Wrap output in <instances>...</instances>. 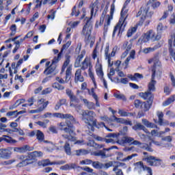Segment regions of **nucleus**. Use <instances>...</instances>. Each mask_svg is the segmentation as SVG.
<instances>
[{"mask_svg": "<svg viewBox=\"0 0 175 175\" xmlns=\"http://www.w3.org/2000/svg\"><path fill=\"white\" fill-rule=\"evenodd\" d=\"M90 18L86 17L85 21H86L82 30V35L85 36V42L86 44H90V48L94 47L95 44V38L91 37V32L92 31V25L91 24V18L96 16L97 12L99 10V2L95 1L90 5Z\"/></svg>", "mask_w": 175, "mask_h": 175, "instance_id": "nucleus-1", "label": "nucleus"}, {"mask_svg": "<svg viewBox=\"0 0 175 175\" xmlns=\"http://www.w3.org/2000/svg\"><path fill=\"white\" fill-rule=\"evenodd\" d=\"M148 64H153V68L152 70V78L150 82L148 83V91L150 92H154L155 91V85L157 84V81H155V73L159 72V75L162 72H161V62H159V57L158 56H154L153 58L148 60Z\"/></svg>", "mask_w": 175, "mask_h": 175, "instance_id": "nucleus-2", "label": "nucleus"}, {"mask_svg": "<svg viewBox=\"0 0 175 175\" xmlns=\"http://www.w3.org/2000/svg\"><path fill=\"white\" fill-rule=\"evenodd\" d=\"M43 152L40 151H34L31 152L29 156L21 155L18 157L20 162L16 165V167H24L29 163L31 159H35L37 157H42Z\"/></svg>", "mask_w": 175, "mask_h": 175, "instance_id": "nucleus-3", "label": "nucleus"}, {"mask_svg": "<svg viewBox=\"0 0 175 175\" xmlns=\"http://www.w3.org/2000/svg\"><path fill=\"white\" fill-rule=\"evenodd\" d=\"M161 39V34H156L152 30H149L144 33L138 40L139 43H147V42H155Z\"/></svg>", "mask_w": 175, "mask_h": 175, "instance_id": "nucleus-4", "label": "nucleus"}, {"mask_svg": "<svg viewBox=\"0 0 175 175\" xmlns=\"http://www.w3.org/2000/svg\"><path fill=\"white\" fill-rule=\"evenodd\" d=\"M88 66H89V69H88ZM81 69L82 70H85V69H88L89 77L92 79L93 83L94 84L95 87H96V81H95V75L94 74V72H92V65L91 64V60H90V58L87 57L85 58V59L82 62Z\"/></svg>", "mask_w": 175, "mask_h": 175, "instance_id": "nucleus-5", "label": "nucleus"}, {"mask_svg": "<svg viewBox=\"0 0 175 175\" xmlns=\"http://www.w3.org/2000/svg\"><path fill=\"white\" fill-rule=\"evenodd\" d=\"M150 10V6H148V4L143 5L138 13L137 14V17H140L141 19L139 21V23L141 24H143L144 23V21L146 20V17H151L152 14H154V12H149Z\"/></svg>", "mask_w": 175, "mask_h": 175, "instance_id": "nucleus-6", "label": "nucleus"}, {"mask_svg": "<svg viewBox=\"0 0 175 175\" xmlns=\"http://www.w3.org/2000/svg\"><path fill=\"white\" fill-rule=\"evenodd\" d=\"M125 20H126V17L122 16V13H121V18L119 20L118 23L115 26L112 36L114 38L116 36V33L118 32V35L120 33H122L124 31H125V27L126 23H125Z\"/></svg>", "mask_w": 175, "mask_h": 175, "instance_id": "nucleus-7", "label": "nucleus"}, {"mask_svg": "<svg viewBox=\"0 0 175 175\" xmlns=\"http://www.w3.org/2000/svg\"><path fill=\"white\" fill-rule=\"evenodd\" d=\"M54 116L56 117V118L66 120V124H67V122L69 124H77V121H76L75 117H73L70 113H55Z\"/></svg>", "mask_w": 175, "mask_h": 175, "instance_id": "nucleus-8", "label": "nucleus"}, {"mask_svg": "<svg viewBox=\"0 0 175 175\" xmlns=\"http://www.w3.org/2000/svg\"><path fill=\"white\" fill-rule=\"evenodd\" d=\"M115 9H116V6L114 5V4H112L111 5L110 15H107L105 17V23L104 24V35L105 33H107L109 27L110 26V23L111 20H113V16L114 14Z\"/></svg>", "mask_w": 175, "mask_h": 175, "instance_id": "nucleus-9", "label": "nucleus"}, {"mask_svg": "<svg viewBox=\"0 0 175 175\" xmlns=\"http://www.w3.org/2000/svg\"><path fill=\"white\" fill-rule=\"evenodd\" d=\"M59 59H61V53H58L57 56L54 57L52 64L44 70V75L46 76L51 75L55 70V64H57Z\"/></svg>", "mask_w": 175, "mask_h": 175, "instance_id": "nucleus-10", "label": "nucleus"}, {"mask_svg": "<svg viewBox=\"0 0 175 175\" xmlns=\"http://www.w3.org/2000/svg\"><path fill=\"white\" fill-rule=\"evenodd\" d=\"M134 165L135 172H137L139 174H140L142 172H144L145 170H146V172L148 173V175H152V170H151L149 167L144 165L143 164V162H137L134 164Z\"/></svg>", "mask_w": 175, "mask_h": 175, "instance_id": "nucleus-11", "label": "nucleus"}, {"mask_svg": "<svg viewBox=\"0 0 175 175\" xmlns=\"http://www.w3.org/2000/svg\"><path fill=\"white\" fill-rule=\"evenodd\" d=\"M66 94L70 98V107H77V104L80 103V100L73 94V92L70 89L66 90Z\"/></svg>", "mask_w": 175, "mask_h": 175, "instance_id": "nucleus-12", "label": "nucleus"}, {"mask_svg": "<svg viewBox=\"0 0 175 175\" xmlns=\"http://www.w3.org/2000/svg\"><path fill=\"white\" fill-rule=\"evenodd\" d=\"M70 64V59L69 57H67L66 60L64 61L62 68V73H64L66 70V75L68 76H72V65Z\"/></svg>", "mask_w": 175, "mask_h": 175, "instance_id": "nucleus-13", "label": "nucleus"}, {"mask_svg": "<svg viewBox=\"0 0 175 175\" xmlns=\"http://www.w3.org/2000/svg\"><path fill=\"white\" fill-rule=\"evenodd\" d=\"M144 161H146L150 166H159L161 165V162H162L161 159H157L154 156L147 157L144 159Z\"/></svg>", "mask_w": 175, "mask_h": 175, "instance_id": "nucleus-14", "label": "nucleus"}, {"mask_svg": "<svg viewBox=\"0 0 175 175\" xmlns=\"http://www.w3.org/2000/svg\"><path fill=\"white\" fill-rule=\"evenodd\" d=\"M139 96L144 100H147L148 103L152 104V101L154 100V94H152L151 92L147 91L145 92H140L139 93Z\"/></svg>", "mask_w": 175, "mask_h": 175, "instance_id": "nucleus-15", "label": "nucleus"}, {"mask_svg": "<svg viewBox=\"0 0 175 175\" xmlns=\"http://www.w3.org/2000/svg\"><path fill=\"white\" fill-rule=\"evenodd\" d=\"M87 116H88V110L83 111L82 112V121L87 124V125H95L96 123V120H94L91 118H87Z\"/></svg>", "mask_w": 175, "mask_h": 175, "instance_id": "nucleus-16", "label": "nucleus"}, {"mask_svg": "<svg viewBox=\"0 0 175 175\" xmlns=\"http://www.w3.org/2000/svg\"><path fill=\"white\" fill-rule=\"evenodd\" d=\"M64 163H66V161L62 160L57 162L50 163V160L45 159L38 161V166H43L44 167L49 166V165H64Z\"/></svg>", "mask_w": 175, "mask_h": 175, "instance_id": "nucleus-17", "label": "nucleus"}, {"mask_svg": "<svg viewBox=\"0 0 175 175\" xmlns=\"http://www.w3.org/2000/svg\"><path fill=\"white\" fill-rule=\"evenodd\" d=\"M95 68H96V73L97 76H98L100 79H102L104 76V73H103V68H102V64H100L99 59H97L96 60Z\"/></svg>", "mask_w": 175, "mask_h": 175, "instance_id": "nucleus-18", "label": "nucleus"}, {"mask_svg": "<svg viewBox=\"0 0 175 175\" xmlns=\"http://www.w3.org/2000/svg\"><path fill=\"white\" fill-rule=\"evenodd\" d=\"M33 147H29V146L28 145H25L23 146V147H15L14 148V151L15 152H20V153H23V152H27V151H33Z\"/></svg>", "mask_w": 175, "mask_h": 175, "instance_id": "nucleus-19", "label": "nucleus"}, {"mask_svg": "<svg viewBox=\"0 0 175 175\" xmlns=\"http://www.w3.org/2000/svg\"><path fill=\"white\" fill-rule=\"evenodd\" d=\"M84 81V77L81 75V69L76 70L75 74V83H83Z\"/></svg>", "mask_w": 175, "mask_h": 175, "instance_id": "nucleus-20", "label": "nucleus"}, {"mask_svg": "<svg viewBox=\"0 0 175 175\" xmlns=\"http://www.w3.org/2000/svg\"><path fill=\"white\" fill-rule=\"evenodd\" d=\"M113 121H116V122H120V124H124V125H132V121L125 120L124 118H117L116 116H113Z\"/></svg>", "mask_w": 175, "mask_h": 175, "instance_id": "nucleus-21", "label": "nucleus"}, {"mask_svg": "<svg viewBox=\"0 0 175 175\" xmlns=\"http://www.w3.org/2000/svg\"><path fill=\"white\" fill-rule=\"evenodd\" d=\"M47 105H49V101H46L41 107H40L38 109L30 110V114H35L36 113H40V111H43L46 107H47Z\"/></svg>", "mask_w": 175, "mask_h": 175, "instance_id": "nucleus-22", "label": "nucleus"}, {"mask_svg": "<svg viewBox=\"0 0 175 175\" xmlns=\"http://www.w3.org/2000/svg\"><path fill=\"white\" fill-rule=\"evenodd\" d=\"M98 55H99V43L97 42L92 53V58H93V59H99Z\"/></svg>", "mask_w": 175, "mask_h": 175, "instance_id": "nucleus-23", "label": "nucleus"}, {"mask_svg": "<svg viewBox=\"0 0 175 175\" xmlns=\"http://www.w3.org/2000/svg\"><path fill=\"white\" fill-rule=\"evenodd\" d=\"M84 55H85V50H82L81 52V54L77 57V60L75 62V66L77 67L80 66V63L83 60V58H84Z\"/></svg>", "mask_w": 175, "mask_h": 175, "instance_id": "nucleus-24", "label": "nucleus"}, {"mask_svg": "<svg viewBox=\"0 0 175 175\" xmlns=\"http://www.w3.org/2000/svg\"><path fill=\"white\" fill-rule=\"evenodd\" d=\"M66 126L65 127V129H63L64 131L66 133H69V135H72V133H73V125H72V124L69 123L67 122V123H66Z\"/></svg>", "mask_w": 175, "mask_h": 175, "instance_id": "nucleus-25", "label": "nucleus"}, {"mask_svg": "<svg viewBox=\"0 0 175 175\" xmlns=\"http://www.w3.org/2000/svg\"><path fill=\"white\" fill-rule=\"evenodd\" d=\"M134 138L132 137H124L121 139V142L122 144H131L132 145V143H133Z\"/></svg>", "mask_w": 175, "mask_h": 175, "instance_id": "nucleus-26", "label": "nucleus"}, {"mask_svg": "<svg viewBox=\"0 0 175 175\" xmlns=\"http://www.w3.org/2000/svg\"><path fill=\"white\" fill-rule=\"evenodd\" d=\"M152 103L143 102L142 105H141L140 109L142 111H148L150 110V108L151 107Z\"/></svg>", "mask_w": 175, "mask_h": 175, "instance_id": "nucleus-27", "label": "nucleus"}, {"mask_svg": "<svg viewBox=\"0 0 175 175\" xmlns=\"http://www.w3.org/2000/svg\"><path fill=\"white\" fill-rule=\"evenodd\" d=\"M92 155H94V157H101L103 159H105V158H107V155H106V153L103 150H99L97 152H93L92 153Z\"/></svg>", "mask_w": 175, "mask_h": 175, "instance_id": "nucleus-28", "label": "nucleus"}, {"mask_svg": "<svg viewBox=\"0 0 175 175\" xmlns=\"http://www.w3.org/2000/svg\"><path fill=\"white\" fill-rule=\"evenodd\" d=\"M64 149L67 155H72V148H70V144L68 142H65Z\"/></svg>", "mask_w": 175, "mask_h": 175, "instance_id": "nucleus-29", "label": "nucleus"}, {"mask_svg": "<svg viewBox=\"0 0 175 175\" xmlns=\"http://www.w3.org/2000/svg\"><path fill=\"white\" fill-rule=\"evenodd\" d=\"M37 139L38 142L42 143V142H44V134L40 130H36V135Z\"/></svg>", "mask_w": 175, "mask_h": 175, "instance_id": "nucleus-30", "label": "nucleus"}, {"mask_svg": "<svg viewBox=\"0 0 175 175\" xmlns=\"http://www.w3.org/2000/svg\"><path fill=\"white\" fill-rule=\"evenodd\" d=\"M16 161H20V159H18V156L17 157V160L12 159L8 160V161H4L1 163V165L2 166H8L9 165H13V163H14V162H16Z\"/></svg>", "mask_w": 175, "mask_h": 175, "instance_id": "nucleus-31", "label": "nucleus"}, {"mask_svg": "<svg viewBox=\"0 0 175 175\" xmlns=\"http://www.w3.org/2000/svg\"><path fill=\"white\" fill-rule=\"evenodd\" d=\"M3 137H4V142L9 143L10 144H16V143H17V141H16V139H13L12 137L3 135Z\"/></svg>", "mask_w": 175, "mask_h": 175, "instance_id": "nucleus-32", "label": "nucleus"}, {"mask_svg": "<svg viewBox=\"0 0 175 175\" xmlns=\"http://www.w3.org/2000/svg\"><path fill=\"white\" fill-rule=\"evenodd\" d=\"M142 123L144 125H145V126H147V128H158L155 124L150 122L146 119H142Z\"/></svg>", "mask_w": 175, "mask_h": 175, "instance_id": "nucleus-33", "label": "nucleus"}, {"mask_svg": "<svg viewBox=\"0 0 175 175\" xmlns=\"http://www.w3.org/2000/svg\"><path fill=\"white\" fill-rule=\"evenodd\" d=\"M114 98L118 99L119 100H123V102H126V96L121 93H115L113 94Z\"/></svg>", "mask_w": 175, "mask_h": 175, "instance_id": "nucleus-34", "label": "nucleus"}, {"mask_svg": "<svg viewBox=\"0 0 175 175\" xmlns=\"http://www.w3.org/2000/svg\"><path fill=\"white\" fill-rule=\"evenodd\" d=\"M135 50H132L130 53V55L124 61V64L126 66H128V64H129V61H131V58L132 59H135Z\"/></svg>", "mask_w": 175, "mask_h": 175, "instance_id": "nucleus-35", "label": "nucleus"}, {"mask_svg": "<svg viewBox=\"0 0 175 175\" xmlns=\"http://www.w3.org/2000/svg\"><path fill=\"white\" fill-rule=\"evenodd\" d=\"M76 152V155L77 157H80L81 155H87V154H90V151L85 150V149H79V150H77L75 151Z\"/></svg>", "mask_w": 175, "mask_h": 175, "instance_id": "nucleus-36", "label": "nucleus"}, {"mask_svg": "<svg viewBox=\"0 0 175 175\" xmlns=\"http://www.w3.org/2000/svg\"><path fill=\"white\" fill-rule=\"evenodd\" d=\"M25 103V99L24 98L17 100L14 105L10 107V110H13V109H16L17 106H20L21 103Z\"/></svg>", "mask_w": 175, "mask_h": 175, "instance_id": "nucleus-37", "label": "nucleus"}, {"mask_svg": "<svg viewBox=\"0 0 175 175\" xmlns=\"http://www.w3.org/2000/svg\"><path fill=\"white\" fill-rule=\"evenodd\" d=\"M92 166L94 169H103V167H105V164L99 161H93Z\"/></svg>", "mask_w": 175, "mask_h": 175, "instance_id": "nucleus-38", "label": "nucleus"}, {"mask_svg": "<svg viewBox=\"0 0 175 175\" xmlns=\"http://www.w3.org/2000/svg\"><path fill=\"white\" fill-rule=\"evenodd\" d=\"M122 49L127 51H130L131 49H132V43L125 41L122 46Z\"/></svg>", "mask_w": 175, "mask_h": 175, "instance_id": "nucleus-39", "label": "nucleus"}, {"mask_svg": "<svg viewBox=\"0 0 175 175\" xmlns=\"http://www.w3.org/2000/svg\"><path fill=\"white\" fill-rule=\"evenodd\" d=\"M157 115L159 118V124L161 126L163 125V112L157 111Z\"/></svg>", "mask_w": 175, "mask_h": 175, "instance_id": "nucleus-40", "label": "nucleus"}, {"mask_svg": "<svg viewBox=\"0 0 175 175\" xmlns=\"http://www.w3.org/2000/svg\"><path fill=\"white\" fill-rule=\"evenodd\" d=\"M0 151L1 152V157L6 158L8 159V158L10 157L8 149H0Z\"/></svg>", "mask_w": 175, "mask_h": 175, "instance_id": "nucleus-41", "label": "nucleus"}, {"mask_svg": "<svg viewBox=\"0 0 175 175\" xmlns=\"http://www.w3.org/2000/svg\"><path fill=\"white\" fill-rule=\"evenodd\" d=\"M174 100H175V96H172L163 103V106H169V105H170V103H173Z\"/></svg>", "mask_w": 175, "mask_h": 175, "instance_id": "nucleus-42", "label": "nucleus"}, {"mask_svg": "<svg viewBox=\"0 0 175 175\" xmlns=\"http://www.w3.org/2000/svg\"><path fill=\"white\" fill-rule=\"evenodd\" d=\"M53 88H55L56 90H58L59 91H62L63 90H65V87H64V85H60L59 83L55 82L53 85H52Z\"/></svg>", "mask_w": 175, "mask_h": 175, "instance_id": "nucleus-43", "label": "nucleus"}, {"mask_svg": "<svg viewBox=\"0 0 175 175\" xmlns=\"http://www.w3.org/2000/svg\"><path fill=\"white\" fill-rule=\"evenodd\" d=\"M96 122H97V121L96 120V124H89L88 126H91V128H93V126H96V128H98V129L103 128V127L106 128V125L105 124L104 122H101L98 123V124H96Z\"/></svg>", "mask_w": 175, "mask_h": 175, "instance_id": "nucleus-44", "label": "nucleus"}, {"mask_svg": "<svg viewBox=\"0 0 175 175\" xmlns=\"http://www.w3.org/2000/svg\"><path fill=\"white\" fill-rule=\"evenodd\" d=\"M18 114H21V111L17 112V111H8L6 113L7 117H17Z\"/></svg>", "mask_w": 175, "mask_h": 175, "instance_id": "nucleus-45", "label": "nucleus"}, {"mask_svg": "<svg viewBox=\"0 0 175 175\" xmlns=\"http://www.w3.org/2000/svg\"><path fill=\"white\" fill-rule=\"evenodd\" d=\"M105 16H106V12H103L102 14V16L100 18V22L99 23L96 22V28H98V27H99V25H103V21H105Z\"/></svg>", "mask_w": 175, "mask_h": 175, "instance_id": "nucleus-46", "label": "nucleus"}, {"mask_svg": "<svg viewBox=\"0 0 175 175\" xmlns=\"http://www.w3.org/2000/svg\"><path fill=\"white\" fill-rule=\"evenodd\" d=\"M168 44H170V54L175 61V51L172 48V40H169Z\"/></svg>", "mask_w": 175, "mask_h": 175, "instance_id": "nucleus-47", "label": "nucleus"}, {"mask_svg": "<svg viewBox=\"0 0 175 175\" xmlns=\"http://www.w3.org/2000/svg\"><path fill=\"white\" fill-rule=\"evenodd\" d=\"M133 129L134 131H142V129H144V126L140 123H137L133 126Z\"/></svg>", "mask_w": 175, "mask_h": 175, "instance_id": "nucleus-48", "label": "nucleus"}, {"mask_svg": "<svg viewBox=\"0 0 175 175\" xmlns=\"http://www.w3.org/2000/svg\"><path fill=\"white\" fill-rule=\"evenodd\" d=\"M71 44H72V41H68L66 44H64L59 54H61V55H62V53L64 50H68V49H69V46Z\"/></svg>", "mask_w": 175, "mask_h": 175, "instance_id": "nucleus-49", "label": "nucleus"}, {"mask_svg": "<svg viewBox=\"0 0 175 175\" xmlns=\"http://www.w3.org/2000/svg\"><path fill=\"white\" fill-rule=\"evenodd\" d=\"M142 105H143V101L137 99L134 100V106L136 109H141Z\"/></svg>", "mask_w": 175, "mask_h": 175, "instance_id": "nucleus-50", "label": "nucleus"}, {"mask_svg": "<svg viewBox=\"0 0 175 175\" xmlns=\"http://www.w3.org/2000/svg\"><path fill=\"white\" fill-rule=\"evenodd\" d=\"M10 29L11 31L10 36H14V35H16V31H17V26L16 25H12Z\"/></svg>", "mask_w": 175, "mask_h": 175, "instance_id": "nucleus-51", "label": "nucleus"}, {"mask_svg": "<svg viewBox=\"0 0 175 175\" xmlns=\"http://www.w3.org/2000/svg\"><path fill=\"white\" fill-rule=\"evenodd\" d=\"M116 75V70L113 68L110 69L109 73L108 74V78L113 82V78L111 76H114Z\"/></svg>", "mask_w": 175, "mask_h": 175, "instance_id": "nucleus-52", "label": "nucleus"}, {"mask_svg": "<svg viewBox=\"0 0 175 175\" xmlns=\"http://www.w3.org/2000/svg\"><path fill=\"white\" fill-rule=\"evenodd\" d=\"M136 27H132L131 29H129L128 32H127V36L128 38H131V36H132V35H133V33H135V32H136Z\"/></svg>", "mask_w": 175, "mask_h": 175, "instance_id": "nucleus-53", "label": "nucleus"}, {"mask_svg": "<svg viewBox=\"0 0 175 175\" xmlns=\"http://www.w3.org/2000/svg\"><path fill=\"white\" fill-rule=\"evenodd\" d=\"M135 157H137V154H133L130 156H128L127 157L124 158L122 160V162H126L127 161H131L133 158H135Z\"/></svg>", "mask_w": 175, "mask_h": 175, "instance_id": "nucleus-54", "label": "nucleus"}, {"mask_svg": "<svg viewBox=\"0 0 175 175\" xmlns=\"http://www.w3.org/2000/svg\"><path fill=\"white\" fill-rule=\"evenodd\" d=\"M169 23L170 25H175V14H172L169 18Z\"/></svg>", "mask_w": 175, "mask_h": 175, "instance_id": "nucleus-55", "label": "nucleus"}, {"mask_svg": "<svg viewBox=\"0 0 175 175\" xmlns=\"http://www.w3.org/2000/svg\"><path fill=\"white\" fill-rule=\"evenodd\" d=\"M89 110H95L96 107H95V103L93 102H89L88 103V105L86 106Z\"/></svg>", "mask_w": 175, "mask_h": 175, "instance_id": "nucleus-56", "label": "nucleus"}, {"mask_svg": "<svg viewBox=\"0 0 175 175\" xmlns=\"http://www.w3.org/2000/svg\"><path fill=\"white\" fill-rule=\"evenodd\" d=\"M163 142H167V143H171V142L173 140V137L168 135L165 136L161 138Z\"/></svg>", "mask_w": 175, "mask_h": 175, "instance_id": "nucleus-57", "label": "nucleus"}, {"mask_svg": "<svg viewBox=\"0 0 175 175\" xmlns=\"http://www.w3.org/2000/svg\"><path fill=\"white\" fill-rule=\"evenodd\" d=\"M157 29L158 32H162V31H165V29H166V27H163V24L160 23L158 24Z\"/></svg>", "mask_w": 175, "mask_h": 175, "instance_id": "nucleus-58", "label": "nucleus"}, {"mask_svg": "<svg viewBox=\"0 0 175 175\" xmlns=\"http://www.w3.org/2000/svg\"><path fill=\"white\" fill-rule=\"evenodd\" d=\"M57 3V0H44L43 1V5H46V3H49V5H51V6H53V5H55V3Z\"/></svg>", "mask_w": 175, "mask_h": 175, "instance_id": "nucleus-59", "label": "nucleus"}, {"mask_svg": "<svg viewBox=\"0 0 175 175\" xmlns=\"http://www.w3.org/2000/svg\"><path fill=\"white\" fill-rule=\"evenodd\" d=\"M118 114H120V116H121L122 117H128V116H129V113H127L122 109L118 110Z\"/></svg>", "mask_w": 175, "mask_h": 175, "instance_id": "nucleus-60", "label": "nucleus"}, {"mask_svg": "<svg viewBox=\"0 0 175 175\" xmlns=\"http://www.w3.org/2000/svg\"><path fill=\"white\" fill-rule=\"evenodd\" d=\"M81 165H92L94 163V161L91 159H85L83 161H81Z\"/></svg>", "mask_w": 175, "mask_h": 175, "instance_id": "nucleus-61", "label": "nucleus"}, {"mask_svg": "<svg viewBox=\"0 0 175 175\" xmlns=\"http://www.w3.org/2000/svg\"><path fill=\"white\" fill-rule=\"evenodd\" d=\"M114 167H116L118 169V167H122L123 169H126V164L124 163H117L116 165H114Z\"/></svg>", "mask_w": 175, "mask_h": 175, "instance_id": "nucleus-62", "label": "nucleus"}, {"mask_svg": "<svg viewBox=\"0 0 175 175\" xmlns=\"http://www.w3.org/2000/svg\"><path fill=\"white\" fill-rule=\"evenodd\" d=\"M113 172H115L116 175H124V173H122V170L116 167H113Z\"/></svg>", "mask_w": 175, "mask_h": 175, "instance_id": "nucleus-63", "label": "nucleus"}, {"mask_svg": "<svg viewBox=\"0 0 175 175\" xmlns=\"http://www.w3.org/2000/svg\"><path fill=\"white\" fill-rule=\"evenodd\" d=\"M66 126V123L64 122H62L59 124H58V127L60 131H64Z\"/></svg>", "mask_w": 175, "mask_h": 175, "instance_id": "nucleus-64", "label": "nucleus"}]
</instances>
